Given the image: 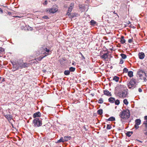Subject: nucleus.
I'll return each mask as SVG.
<instances>
[{
	"instance_id": "33",
	"label": "nucleus",
	"mask_w": 147,
	"mask_h": 147,
	"mask_svg": "<svg viewBox=\"0 0 147 147\" xmlns=\"http://www.w3.org/2000/svg\"><path fill=\"white\" fill-rule=\"evenodd\" d=\"M123 102L126 105H127L128 104V102L126 99H125L123 100Z\"/></svg>"
},
{
	"instance_id": "44",
	"label": "nucleus",
	"mask_w": 147,
	"mask_h": 147,
	"mask_svg": "<svg viewBox=\"0 0 147 147\" xmlns=\"http://www.w3.org/2000/svg\"><path fill=\"white\" fill-rule=\"evenodd\" d=\"M144 124L145 125V127H147V120L144 122Z\"/></svg>"
},
{
	"instance_id": "12",
	"label": "nucleus",
	"mask_w": 147,
	"mask_h": 147,
	"mask_svg": "<svg viewBox=\"0 0 147 147\" xmlns=\"http://www.w3.org/2000/svg\"><path fill=\"white\" fill-rule=\"evenodd\" d=\"M139 58L141 59H143L145 57V54L143 52L139 53L138 54Z\"/></svg>"
},
{
	"instance_id": "22",
	"label": "nucleus",
	"mask_w": 147,
	"mask_h": 147,
	"mask_svg": "<svg viewBox=\"0 0 147 147\" xmlns=\"http://www.w3.org/2000/svg\"><path fill=\"white\" fill-rule=\"evenodd\" d=\"M128 75L130 78L133 76V72L132 71H129L128 72Z\"/></svg>"
},
{
	"instance_id": "64",
	"label": "nucleus",
	"mask_w": 147,
	"mask_h": 147,
	"mask_svg": "<svg viewBox=\"0 0 147 147\" xmlns=\"http://www.w3.org/2000/svg\"><path fill=\"white\" fill-rule=\"evenodd\" d=\"M91 95H92L93 96H94V94H91Z\"/></svg>"
},
{
	"instance_id": "30",
	"label": "nucleus",
	"mask_w": 147,
	"mask_h": 147,
	"mask_svg": "<svg viewBox=\"0 0 147 147\" xmlns=\"http://www.w3.org/2000/svg\"><path fill=\"white\" fill-rule=\"evenodd\" d=\"M96 24V22L94 20H92L90 21V24L91 25L94 26Z\"/></svg>"
},
{
	"instance_id": "56",
	"label": "nucleus",
	"mask_w": 147,
	"mask_h": 147,
	"mask_svg": "<svg viewBox=\"0 0 147 147\" xmlns=\"http://www.w3.org/2000/svg\"><path fill=\"white\" fill-rule=\"evenodd\" d=\"M82 59H85V57L83 55H82Z\"/></svg>"
},
{
	"instance_id": "47",
	"label": "nucleus",
	"mask_w": 147,
	"mask_h": 147,
	"mask_svg": "<svg viewBox=\"0 0 147 147\" xmlns=\"http://www.w3.org/2000/svg\"><path fill=\"white\" fill-rule=\"evenodd\" d=\"M70 12H71L67 11V15L68 16H69V15L70 14Z\"/></svg>"
},
{
	"instance_id": "19",
	"label": "nucleus",
	"mask_w": 147,
	"mask_h": 147,
	"mask_svg": "<svg viewBox=\"0 0 147 147\" xmlns=\"http://www.w3.org/2000/svg\"><path fill=\"white\" fill-rule=\"evenodd\" d=\"M120 42L122 44H124L125 43V40L124 39V36H122L121 38V40Z\"/></svg>"
},
{
	"instance_id": "26",
	"label": "nucleus",
	"mask_w": 147,
	"mask_h": 147,
	"mask_svg": "<svg viewBox=\"0 0 147 147\" xmlns=\"http://www.w3.org/2000/svg\"><path fill=\"white\" fill-rule=\"evenodd\" d=\"M97 113L98 115H101L103 113L102 109H100L97 111Z\"/></svg>"
},
{
	"instance_id": "5",
	"label": "nucleus",
	"mask_w": 147,
	"mask_h": 147,
	"mask_svg": "<svg viewBox=\"0 0 147 147\" xmlns=\"http://www.w3.org/2000/svg\"><path fill=\"white\" fill-rule=\"evenodd\" d=\"M81 12L87 11L88 9V7L87 5L84 4H79L78 6Z\"/></svg>"
},
{
	"instance_id": "40",
	"label": "nucleus",
	"mask_w": 147,
	"mask_h": 147,
	"mask_svg": "<svg viewBox=\"0 0 147 147\" xmlns=\"http://www.w3.org/2000/svg\"><path fill=\"white\" fill-rule=\"evenodd\" d=\"M26 28H27V30H32V28L31 27H30L29 26H28V27H27Z\"/></svg>"
},
{
	"instance_id": "13",
	"label": "nucleus",
	"mask_w": 147,
	"mask_h": 147,
	"mask_svg": "<svg viewBox=\"0 0 147 147\" xmlns=\"http://www.w3.org/2000/svg\"><path fill=\"white\" fill-rule=\"evenodd\" d=\"M143 73L146 76H147L146 75V74L144 70L139 69L137 72V74L138 75H140V74H141V73Z\"/></svg>"
},
{
	"instance_id": "63",
	"label": "nucleus",
	"mask_w": 147,
	"mask_h": 147,
	"mask_svg": "<svg viewBox=\"0 0 147 147\" xmlns=\"http://www.w3.org/2000/svg\"><path fill=\"white\" fill-rule=\"evenodd\" d=\"M139 142H140L141 143H142V142L141 141H140V140H139L138 141Z\"/></svg>"
},
{
	"instance_id": "8",
	"label": "nucleus",
	"mask_w": 147,
	"mask_h": 147,
	"mask_svg": "<svg viewBox=\"0 0 147 147\" xmlns=\"http://www.w3.org/2000/svg\"><path fill=\"white\" fill-rule=\"evenodd\" d=\"M41 116V114L40 112H38L34 113L33 115V117L34 118H37L40 117Z\"/></svg>"
},
{
	"instance_id": "21",
	"label": "nucleus",
	"mask_w": 147,
	"mask_h": 147,
	"mask_svg": "<svg viewBox=\"0 0 147 147\" xmlns=\"http://www.w3.org/2000/svg\"><path fill=\"white\" fill-rule=\"evenodd\" d=\"M64 142V138H63V137H62L60 138L59 140H57V141L56 142V143H58L61 142Z\"/></svg>"
},
{
	"instance_id": "45",
	"label": "nucleus",
	"mask_w": 147,
	"mask_h": 147,
	"mask_svg": "<svg viewBox=\"0 0 147 147\" xmlns=\"http://www.w3.org/2000/svg\"><path fill=\"white\" fill-rule=\"evenodd\" d=\"M73 9L70 7H69L68 8V11L71 12L72 11V10Z\"/></svg>"
},
{
	"instance_id": "55",
	"label": "nucleus",
	"mask_w": 147,
	"mask_h": 147,
	"mask_svg": "<svg viewBox=\"0 0 147 147\" xmlns=\"http://www.w3.org/2000/svg\"><path fill=\"white\" fill-rule=\"evenodd\" d=\"M8 13L9 15H10L11 14V13L10 12H8Z\"/></svg>"
},
{
	"instance_id": "7",
	"label": "nucleus",
	"mask_w": 147,
	"mask_h": 147,
	"mask_svg": "<svg viewBox=\"0 0 147 147\" xmlns=\"http://www.w3.org/2000/svg\"><path fill=\"white\" fill-rule=\"evenodd\" d=\"M4 116L9 121L11 120L12 119V115H11L9 114H4Z\"/></svg>"
},
{
	"instance_id": "49",
	"label": "nucleus",
	"mask_w": 147,
	"mask_h": 147,
	"mask_svg": "<svg viewBox=\"0 0 147 147\" xmlns=\"http://www.w3.org/2000/svg\"><path fill=\"white\" fill-rule=\"evenodd\" d=\"M3 13V10L1 8H0V13L2 14Z\"/></svg>"
},
{
	"instance_id": "6",
	"label": "nucleus",
	"mask_w": 147,
	"mask_h": 147,
	"mask_svg": "<svg viewBox=\"0 0 147 147\" xmlns=\"http://www.w3.org/2000/svg\"><path fill=\"white\" fill-rule=\"evenodd\" d=\"M141 123V121L140 119H137L135 121V124L134 125V127L136 129H137L139 127L138 125H140Z\"/></svg>"
},
{
	"instance_id": "38",
	"label": "nucleus",
	"mask_w": 147,
	"mask_h": 147,
	"mask_svg": "<svg viewBox=\"0 0 147 147\" xmlns=\"http://www.w3.org/2000/svg\"><path fill=\"white\" fill-rule=\"evenodd\" d=\"M74 6V4L73 3H71L69 5V7L73 8Z\"/></svg>"
},
{
	"instance_id": "10",
	"label": "nucleus",
	"mask_w": 147,
	"mask_h": 147,
	"mask_svg": "<svg viewBox=\"0 0 147 147\" xmlns=\"http://www.w3.org/2000/svg\"><path fill=\"white\" fill-rule=\"evenodd\" d=\"M46 11L47 12L49 11L50 12L53 13L56 12L57 11V9L52 8L51 9H47Z\"/></svg>"
},
{
	"instance_id": "43",
	"label": "nucleus",
	"mask_w": 147,
	"mask_h": 147,
	"mask_svg": "<svg viewBox=\"0 0 147 147\" xmlns=\"http://www.w3.org/2000/svg\"><path fill=\"white\" fill-rule=\"evenodd\" d=\"M133 40V38H132V39H129L128 40V42L129 43H131L132 42V41Z\"/></svg>"
},
{
	"instance_id": "37",
	"label": "nucleus",
	"mask_w": 147,
	"mask_h": 147,
	"mask_svg": "<svg viewBox=\"0 0 147 147\" xmlns=\"http://www.w3.org/2000/svg\"><path fill=\"white\" fill-rule=\"evenodd\" d=\"M42 18L45 19H49V18L46 15L42 17Z\"/></svg>"
},
{
	"instance_id": "51",
	"label": "nucleus",
	"mask_w": 147,
	"mask_h": 147,
	"mask_svg": "<svg viewBox=\"0 0 147 147\" xmlns=\"http://www.w3.org/2000/svg\"><path fill=\"white\" fill-rule=\"evenodd\" d=\"M5 81V78H3L1 80V82H3Z\"/></svg>"
},
{
	"instance_id": "28",
	"label": "nucleus",
	"mask_w": 147,
	"mask_h": 147,
	"mask_svg": "<svg viewBox=\"0 0 147 147\" xmlns=\"http://www.w3.org/2000/svg\"><path fill=\"white\" fill-rule=\"evenodd\" d=\"M45 55L46 54L47 55H48V53L50 51V50L49 49H48L47 48H46L45 47Z\"/></svg>"
},
{
	"instance_id": "9",
	"label": "nucleus",
	"mask_w": 147,
	"mask_h": 147,
	"mask_svg": "<svg viewBox=\"0 0 147 147\" xmlns=\"http://www.w3.org/2000/svg\"><path fill=\"white\" fill-rule=\"evenodd\" d=\"M109 53V51H107V53L104 54L103 55H102L101 57L102 59H107L108 57V54Z\"/></svg>"
},
{
	"instance_id": "32",
	"label": "nucleus",
	"mask_w": 147,
	"mask_h": 147,
	"mask_svg": "<svg viewBox=\"0 0 147 147\" xmlns=\"http://www.w3.org/2000/svg\"><path fill=\"white\" fill-rule=\"evenodd\" d=\"M103 102V99L102 98H100L99 100L98 101V103L99 104L102 103Z\"/></svg>"
},
{
	"instance_id": "46",
	"label": "nucleus",
	"mask_w": 147,
	"mask_h": 147,
	"mask_svg": "<svg viewBox=\"0 0 147 147\" xmlns=\"http://www.w3.org/2000/svg\"><path fill=\"white\" fill-rule=\"evenodd\" d=\"M48 3L47 1V0H46L45 1L44 3H43V4L44 5H47Z\"/></svg>"
},
{
	"instance_id": "41",
	"label": "nucleus",
	"mask_w": 147,
	"mask_h": 147,
	"mask_svg": "<svg viewBox=\"0 0 147 147\" xmlns=\"http://www.w3.org/2000/svg\"><path fill=\"white\" fill-rule=\"evenodd\" d=\"M146 132L144 133V134L145 136H146V138H147V127H146V129H145Z\"/></svg>"
},
{
	"instance_id": "53",
	"label": "nucleus",
	"mask_w": 147,
	"mask_h": 147,
	"mask_svg": "<svg viewBox=\"0 0 147 147\" xmlns=\"http://www.w3.org/2000/svg\"><path fill=\"white\" fill-rule=\"evenodd\" d=\"M139 77L141 78L143 76L142 74H140V75H139Z\"/></svg>"
},
{
	"instance_id": "48",
	"label": "nucleus",
	"mask_w": 147,
	"mask_h": 147,
	"mask_svg": "<svg viewBox=\"0 0 147 147\" xmlns=\"http://www.w3.org/2000/svg\"><path fill=\"white\" fill-rule=\"evenodd\" d=\"M138 91L139 92H142V89L140 88H139L138 89Z\"/></svg>"
},
{
	"instance_id": "20",
	"label": "nucleus",
	"mask_w": 147,
	"mask_h": 147,
	"mask_svg": "<svg viewBox=\"0 0 147 147\" xmlns=\"http://www.w3.org/2000/svg\"><path fill=\"white\" fill-rule=\"evenodd\" d=\"M115 120V118L114 117H110L108 119H107V121H114Z\"/></svg>"
},
{
	"instance_id": "3",
	"label": "nucleus",
	"mask_w": 147,
	"mask_h": 147,
	"mask_svg": "<svg viewBox=\"0 0 147 147\" xmlns=\"http://www.w3.org/2000/svg\"><path fill=\"white\" fill-rule=\"evenodd\" d=\"M42 119L41 118H35L32 121L34 127H36L41 126L42 124Z\"/></svg>"
},
{
	"instance_id": "27",
	"label": "nucleus",
	"mask_w": 147,
	"mask_h": 147,
	"mask_svg": "<svg viewBox=\"0 0 147 147\" xmlns=\"http://www.w3.org/2000/svg\"><path fill=\"white\" fill-rule=\"evenodd\" d=\"M76 70V68L75 67H71L69 68V71L70 72H74Z\"/></svg>"
},
{
	"instance_id": "15",
	"label": "nucleus",
	"mask_w": 147,
	"mask_h": 147,
	"mask_svg": "<svg viewBox=\"0 0 147 147\" xmlns=\"http://www.w3.org/2000/svg\"><path fill=\"white\" fill-rule=\"evenodd\" d=\"M128 93L127 91H125V90H123L121 92V97L125 98L126 97V95L128 94Z\"/></svg>"
},
{
	"instance_id": "17",
	"label": "nucleus",
	"mask_w": 147,
	"mask_h": 147,
	"mask_svg": "<svg viewBox=\"0 0 147 147\" xmlns=\"http://www.w3.org/2000/svg\"><path fill=\"white\" fill-rule=\"evenodd\" d=\"M71 138L70 136H65L64 137V142L67 141L69 140H70Z\"/></svg>"
},
{
	"instance_id": "31",
	"label": "nucleus",
	"mask_w": 147,
	"mask_h": 147,
	"mask_svg": "<svg viewBox=\"0 0 147 147\" xmlns=\"http://www.w3.org/2000/svg\"><path fill=\"white\" fill-rule=\"evenodd\" d=\"M114 102L115 105H118L120 104L119 100L118 99H117L116 100H115Z\"/></svg>"
},
{
	"instance_id": "29",
	"label": "nucleus",
	"mask_w": 147,
	"mask_h": 147,
	"mask_svg": "<svg viewBox=\"0 0 147 147\" xmlns=\"http://www.w3.org/2000/svg\"><path fill=\"white\" fill-rule=\"evenodd\" d=\"M120 56H121L122 57V59H126L127 57V56L125 54H124L123 53H121L120 54Z\"/></svg>"
},
{
	"instance_id": "42",
	"label": "nucleus",
	"mask_w": 147,
	"mask_h": 147,
	"mask_svg": "<svg viewBox=\"0 0 147 147\" xmlns=\"http://www.w3.org/2000/svg\"><path fill=\"white\" fill-rule=\"evenodd\" d=\"M123 63V61L122 59H120L119 63L120 64H122Z\"/></svg>"
},
{
	"instance_id": "50",
	"label": "nucleus",
	"mask_w": 147,
	"mask_h": 147,
	"mask_svg": "<svg viewBox=\"0 0 147 147\" xmlns=\"http://www.w3.org/2000/svg\"><path fill=\"white\" fill-rule=\"evenodd\" d=\"M84 128L85 131H86L87 130V128L85 125H84Z\"/></svg>"
},
{
	"instance_id": "16",
	"label": "nucleus",
	"mask_w": 147,
	"mask_h": 147,
	"mask_svg": "<svg viewBox=\"0 0 147 147\" xmlns=\"http://www.w3.org/2000/svg\"><path fill=\"white\" fill-rule=\"evenodd\" d=\"M109 102L111 103H114L115 101V98L113 97H110L108 99Z\"/></svg>"
},
{
	"instance_id": "24",
	"label": "nucleus",
	"mask_w": 147,
	"mask_h": 147,
	"mask_svg": "<svg viewBox=\"0 0 147 147\" xmlns=\"http://www.w3.org/2000/svg\"><path fill=\"white\" fill-rule=\"evenodd\" d=\"M70 72L69 70H65L64 71V73L65 75L68 76L70 74Z\"/></svg>"
},
{
	"instance_id": "36",
	"label": "nucleus",
	"mask_w": 147,
	"mask_h": 147,
	"mask_svg": "<svg viewBox=\"0 0 147 147\" xmlns=\"http://www.w3.org/2000/svg\"><path fill=\"white\" fill-rule=\"evenodd\" d=\"M111 128V126L109 124H107V129H110Z\"/></svg>"
},
{
	"instance_id": "1",
	"label": "nucleus",
	"mask_w": 147,
	"mask_h": 147,
	"mask_svg": "<svg viewBox=\"0 0 147 147\" xmlns=\"http://www.w3.org/2000/svg\"><path fill=\"white\" fill-rule=\"evenodd\" d=\"M12 64L13 71H15L19 69L25 68L30 66V64L29 63L23 62V60L21 59H18L15 61H10Z\"/></svg>"
},
{
	"instance_id": "52",
	"label": "nucleus",
	"mask_w": 147,
	"mask_h": 147,
	"mask_svg": "<svg viewBox=\"0 0 147 147\" xmlns=\"http://www.w3.org/2000/svg\"><path fill=\"white\" fill-rule=\"evenodd\" d=\"M144 119L146 121L147 120V116H146L144 117Z\"/></svg>"
},
{
	"instance_id": "34",
	"label": "nucleus",
	"mask_w": 147,
	"mask_h": 147,
	"mask_svg": "<svg viewBox=\"0 0 147 147\" xmlns=\"http://www.w3.org/2000/svg\"><path fill=\"white\" fill-rule=\"evenodd\" d=\"M123 72L125 73H127L128 72V69L127 68H124L123 69Z\"/></svg>"
},
{
	"instance_id": "39",
	"label": "nucleus",
	"mask_w": 147,
	"mask_h": 147,
	"mask_svg": "<svg viewBox=\"0 0 147 147\" xmlns=\"http://www.w3.org/2000/svg\"><path fill=\"white\" fill-rule=\"evenodd\" d=\"M117 95L118 96H119L120 97H121V91H120L119 92H118L117 93Z\"/></svg>"
},
{
	"instance_id": "57",
	"label": "nucleus",
	"mask_w": 147,
	"mask_h": 147,
	"mask_svg": "<svg viewBox=\"0 0 147 147\" xmlns=\"http://www.w3.org/2000/svg\"><path fill=\"white\" fill-rule=\"evenodd\" d=\"M75 62H74V61L72 63V65H75Z\"/></svg>"
},
{
	"instance_id": "2",
	"label": "nucleus",
	"mask_w": 147,
	"mask_h": 147,
	"mask_svg": "<svg viewBox=\"0 0 147 147\" xmlns=\"http://www.w3.org/2000/svg\"><path fill=\"white\" fill-rule=\"evenodd\" d=\"M130 116V113L129 110L126 109L120 113L119 116L122 119L125 120L127 119Z\"/></svg>"
},
{
	"instance_id": "4",
	"label": "nucleus",
	"mask_w": 147,
	"mask_h": 147,
	"mask_svg": "<svg viewBox=\"0 0 147 147\" xmlns=\"http://www.w3.org/2000/svg\"><path fill=\"white\" fill-rule=\"evenodd\" d=\"M136 80L134 78L131 79L127 84L129 88L133 89L136 87Z\"/></svg>"
},
{
	"instance_id": "54",
	"label": "nucleus",
	"mask_w": 147,
	"mask_h": 147,
	"mask_svg": "<svg viewBox=\"0 0 147 147\" xmlns=\"http://www.w3.org/2000/svg\"><path fill=\"white\" fill-rule=\"evenodd\" d=\"M130 132V133L131 134H133V132L132 131H129Z\"/></svg>"
},
{
	"instance_id": "59",
	"label": "nucleus",
	"mask_w": 147,
	"mask_h": 147,
	"mask_svg": "<svg viewBox=\"0 0 147 147\" xmlns=\"http://www.w3.org/2000/svg\"><path fill=\"white\" fill-rule=\"evenodd\" d=\"M143 80L145 81V80H146V78L145 77L143 78Z\"/></svg>"
},
{
	"instance_id": "62",
	"label": "nucleus",
	"mask_w": 147,
	"mask_h": 147,
	"mask_svg": "<svg viewBox=\"0 0 147 147\" xmlns=\"http://www.w3.org/2000/svg\"><path fill=\"white\" fill-rule=\"evenodd\" d=\"M121 121L122 122H123V121L122 119H121Z\"/></svg>"
},
{
	"instance_id": "14",
	"label": "nucleus",
	"mask_w": 147,
	"mask_h": 147,
	"mask_svg": "<svg viewBox=\"0 0 147 147\" xmlns=\"http://www.w3.org/2000/svg\"><path fill=\"white\" fill-rule=\"evenodd\" d=\"M104 94L105 95L108 96H111V92H109V91L107 90H104Z\"/></svg>"
},
{
	"instance_id": "58",
	"label": "nucleus",
	"mask_w": 147,
	"mask_h": 147,
	"mask_svg": "<svg viewBox=\"0 0 147 147\" xmlns=\"http://www.w3.org/2000/svg\"><path fill=\"white\" fill-rule=\"evenodd\" d=\"M113 12V13H114V14H116L117 16H118L117 14L116 13H115V11H114Z\"/></svg>"
},
{
	"instance_id": "60",
	"label": "nucleus",
	"mask_w": 147,
	"mask_h": 147,
	"mask_svg": "<svg viewBox=\"0 0 147 147\" xmlns=\"http://www.w3.org/2000/svg\"><path fill=\"white\" fill-rule=\"evenodd\" d=\"M132 28H136V27L134 26H133V27H132Z\"/></svg>"
},
{
	"instance_id": "61",
	"label": "nucleus",
	"mask_w": 147,
	"mask_h": 147,
	"mask_svg": "<svg viewBox=\"0 0 147 147\" xmlns=\"http://www.w3.org/2000/svg\"><path fill=\"white\" fill-rule=\"evenodd\" d=\"M128 23H127L128 24H129L130 23V22L129 21H128Z\"/></svg>"
},
{
	"instance_id": "11",
	"label": "nucleus",
	"mask_w": 147,
	"mask_h": 147,
	"mask_svg": "<svg viewBox=\"0 0 147 147\" xmlns=\"http://www.w3.org/2000/svg\"><path fill=\"white\" fill-rule=\"evenodd\" d=\"M45 46L41 47L39 49V52L40 53L45 54Z\"/></svg>"
},
{
	"instance_id": "25",
	"label": "nucleus",
	"mask_w": 147,
	"mask_h": 147,
	"mask_svg": "<svg viewBox=\"0 0 147 147\" xmlns=\"http://www.w3.org/2000/svg\"><path fill=\"white\" fill-rule=\"evenodd\" d=\"M119 78L118 77L115 76L113 77V80L116 82H118L119 81Z\"/></svg>"
},
{
	"instance_id": "23",
	"label": "nucleus",
	"mask_w": 147,
	"mask_h": 147,
	"mask_svg": "<svg viewBox=\"0 0 147 147\" xmlns=\"http://www.w3.org/2000/svg\"><path fill=\"white\" fill-rule=\"evenodd\" d=\"M47 55L46 54L44 56H40L39 57H38L37 59V60L39 61H41L44 57H45L46 56H47Z\"/></svg>"
},
{
	"instance_id": "35",
	"label": "nucleus",
	"mask_w": 147,
	"mask_h": 147,
	"mask_svg": "<svg viewBox=\"0 0 147 147\" xmlns=\"http://www.w3.org/2000/svg\"><path fill=\"white\" fill-rule=\"evenodd\" d=\"M129 133L130 132L129 131H127L125 133L126 136L128 137H130L131 136V134H130Z\"/></svg>"
},
{
	"instance_id": "18",
	"label": "nucleus",
	"mask_w": 147,
	"mask_h": 147,
	"mask_svg": "<svg viewBox=\"0 0 147 147\" xmlns=\"http://www.w3.org/2000/svg\"><path fill=\"white\" fill-rule=\"evenodd\" d=\"M5 50L2 47H0V57L3 56V53H4Z\"/></svg>"
}]
</instances>
